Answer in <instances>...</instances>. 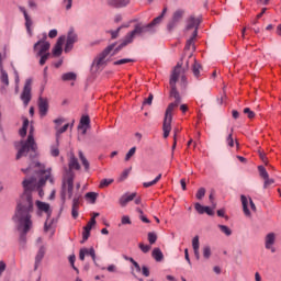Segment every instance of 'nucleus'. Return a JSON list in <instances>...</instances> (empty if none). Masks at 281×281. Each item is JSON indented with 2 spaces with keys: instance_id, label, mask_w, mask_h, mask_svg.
Masks as SVG:
<instances>
[{
  "instance_id": "obj_1",
  "label": "nucleus",
  "mask_w": 281,
  "mask_h": 281,
  "mask_svg": "<svg viewBox=\"0 0 281 281\" xmlns=\"http://www.w3.org/2000/svg\"><path fill=\"white\" fill-rule=\"evenodd\" d=\"M23 193L16 202L15 214L13 221L18 223V232H20V244L25 247L26 236L34 227L32 214H34V199L32 193L36 190V176L25 178L22 182Z\"/></svg>"
},
{
  "instance_id": "obj_2",
  "label": "nucleus",
  "mask_w": 281,
  "mask_h": 281,
  "mask_svg": "<svg viewBox=\"0 0 281 281\" xmlns=\"http://www.w3.org/2000/svg\"><path fill=\"white\" fill-rule=\"evenodd\" d=\"M179 76H181V64H178L170 77L169 85L171 87L170 98L175 99V102L170 103L165 112V119L162 124L164 137L165 139L169 137L170 131H172V113L175 109L181 104V94L177 91V82L179 81Z\"/></svg>"
},
{
  "instance_id": "obj_3",
  "label": "nucleus",
  "mask_w": 281,
  "mask_h": 281,
  "mask_svg": "<svg viewBox=\"0 0 281 281\" xmlns=\"http://www.w3.org/2000/svg\"><path fill=\"white\" fill-rule=\"evenodd\" d=\"M24 175H36L40 177L37 192L38 196L43 199L45 196V191H43L41 188L45 186V182L49 181V183H54V177H52V169H45V165H42L38 161H33L30 164L29 168L21 169Z\"/></svg>"
},
{
  "instance_id": "obj_4",
  "label": "nucleus",
  "mask_w": 281,
  "mask_h": 281,
  "mask_svg": "<svg viewBox=\"0 0 281 281\" xmlns=\"http://www.w3.org/2000/svg\"><path fill=\"white\" fill-rule=\"evenodd\" d=\"M168 12V8L165 7L159 16L154 19L149 24L137 23L134 30L126 34V43H133L135 36H146V34H153L155 32V25H159L164 21V16Z\"/></svg>"
},
{
  "instance_id": "obj_5",
  "label": "nucleus",
  "mask_w": 281,
  "mask_h": 281,
  "mask_svg": "<svg viewBox=\"0 0 281 281\" xmlns=\"http://www.w3.org/2000/svg\"><path fill=\"white\" fill-rule=\"evenodd\" d=\"M15 148L18 149L16 159H21V157H27V153H36L38 147L36 146V140H34V126H30L26 140H20L19 143H15Z\"/></svg>"
},
{
  "instance_id": "obj_6",
  "label": "nucleus",
  "mask_w": 281,
  "mask_h": 281,
  "mask_svg": "<svg viewBox=\"0 0 281 281\" xmlns=\"http://www.w3.org/2000/svg\"><path fill=\"white\" fill-rule=\"evenodd\" d=\"M68 194V199H71L74 196V173H68V177L63 183L61 189V201L65 203V196Z\"/></svg>"
},
{
  "instance_id": "obj_7",
  "label": "nucleus",
  "mask_w": 281,
  "mask_h": 281,
  "mask_svg": "<svg viewBox=\"0 0 281 281\" xmlns=\"http://www.w3.org/2000/svg\"><path fill=\"white\" fill-rule=\"evenodd\" d=\"M65 41H66V45H65L64 52L66 54H69V52L74 49V44L78 43V33H76L74 29H69Z\"/></svg>"
},
{
  "instance_id": "obj_8",
  "label": "nucleus",
  "mask_w": 281,
  "mask_h": 281,
  "mask_svg": "<svg viewBox=\"0 0 281 281\" xmlns=\"http://www.w3.org/2000/svg\"><path fill=\"white\" fill-rule=\"evenodd\" d=\"M21 100L24 106L30 104V101L32 100V79H26L23 91L21 93Z\"/></svg>"
},
{
  "instance_id": "obj_9",
  "label": "nucleus",
  "mask_w": 281,
  "mask_h": 281,
  "mask_svg": "<svg viewBox=\"0 0 281 281\" xmlns=\"http://www.w3.org/2000/svg\"><path fill=\"white\" fill-rule=\"evenodd\" d=\"M278 238V235L273 232L268 233L265 238V249L268 251H271V254H276V240Z\"/></svg>"
},
{
  "instance_id": "obj_10",
  "label": "nucleus",
  "mask_w": 281,
  "mask_h": 281,
  "mask_svg": "<svg viewBox=\"0 0 281 281\" xmlns=\"http://www.w3.org/2000/svg\"><path fill=\"white\" fill-rule=\"evenodd\" d=\"M240 201L243 204V212L245 216H251V211H249V205L252 212H256V204L254 203V200H251V198L247 199V196L240 195Z\"/></svg>"
},
{
  "instance_id": "obj_11",
  "label": "nucleus",
  "mask_w": 281,
  "mask_h": 281,
  "mask_svg": "<svg viewBox=\"0 0 281 281\" xmlns=\"http://www.w3.org/2000/svg\"><path fill=\"white\" fill-rule=\"evenodd\" d=\"M199 25H201V19L190 16L188 22H187V30H193V38H196L199 36Z\"/></svg>"
},
{
  "instance_id": "obj_12",
  "label": "nucleus",
  "mask_w": 281,
  "mask_h": 281,
  "mask_svg": "<svg viewBox=\"0 0 281 281\" xmlns=\"http://www.w3.org/2000/svg\"><path fill=\"white\" fill-rule=\"evenodd\" d=\"M183 14L186 11L183 9H178L173 12L170 22L168 23V30H173L177 27V24L180 23L181 19H183Z\"/></svg>"
},
{
  "instance_id": "obj_13",
  "label": "nucleus",
  "mask_w": 281,
  "mask_h": 281,
  "mask_svg": "<svg viewBox=\"0 0 281 281\" xmlns=\"http://www.w3.org/2000/svg\"><path fill=\"white\" fill-rule=\"evenodd\" d=\"M49 47L52 44L45 40H40L37 43L34 44V50L37 52V56H43V54H47L49 52Z\"/></svg>"
},
{
  "instance_id": "obj_14",
  "label": "nucleus",
  "mask_w": 281,
  "mask_h": 281,
  "mask_svg": "<svg viewBox=\"0 0 281 281\" xmlns=\"http://www.w3.org/2000/svg\"><path fill=\"white\" fill-rule=\"evenodd\" d=\"M113 49H115V44L108 46L101 54H99V56L94 60L97 67H102V65H104V60L106 59V56H109V54H111Z\"/></svg>"
},
{
  "instance_id": "obj_15",
  "label": "nucleus",
  "mask_w": 281,
  "mask_h": 281,
  "mask_svg": "<svg viewBox=\"0 0 281 281\" xmlns=\"http://www.w3.org/2000/svg\"><path fill=\"white\" fill-rule=\"evenodd\" d=\"M19 10L22 12L24 16L26 32L30 36H32V25H34V22L32 21V18L27 13V9H25V7H19Z\"/></svg>"
},
{
  "instance_id": "obj_16",
  "label": "nucleus",
  "mask_w": 281,
  "mask_h": 281,
  "mask_svg": "<svg viewBox=\"0 0 281 281\" xmlns=\"http://www.w3.org/2000/svg\"><path fill=\"white\" fill-rule=\"evenodd\" d=\"M195 211L198 214H207V216H214V210H216V204H213L212 207L203 206L201 203L196 202L194 204Z\"/></svg>"
},
{
  "instance_id": "obj_17",
  "label": "nucleus",
  "mask_w": 281,
  "mask_h": 281,
  "mask_svg": "<svg viewBox=\"0 0 281 281\" xmlns=\"http://www.w3.org/2000/svg\"><path fill=\"white\" fill-rule=\"evenodd\" d=\"M38 111L41 117H45V115H47V112L49 111V101L47 100V98L40 97Z\"/></svg>"
},
{
  "instance_id": "obj_18",
  "label": "nucleus",
  "mask_w": 281,
  "mask_h": 281,
  "mask_svg": "<svg viewBox=\"0 0 281 281\" xmlns=\"http://www.w3.org/2000/svg\"><path fill=\"white\" fill-rule=\"evenodd\" d=\"M66 36L58 37L57 43L53 48V56H60L63 54V45H65Z\"/></svg>"
},
{
  "instance_id": "obj_19",
  "label": "nucleus",
  "mask_w": 281,
  "mask_h": 281,
  "mask_svg": "<svg viewBox=\"0 0 281 281\" xmlns=\"http://www.w3.org/2000/svg\"><path fill=\"white\" fill-rule=\"evenodd\" d=\"M137 198V193H125L123 194L120 200L119 203L121 205V207H126V205H128V203H131V201H134V199Z\"/></svg>"
},
{
  "instance_id": "obj_20",
  "label": "nucleus",
  "mask_w": 281,
  "mask_h": 281,
  "mask_svg": "<svg viewBox=\"0 0 281 281\" xmlns=\"http://www.w3.org/2000/svg\"><path fill=\"white\" fill-rule=\"evenodd\" d=\"M85 256H90L93 262H95V249L81 248L79 250V260L85 261Z\"/></svg>"
},
{
  "instance_id": "obj_21",
  "label": "nucleus",
  "mask_w": 281,
  "mask_h": 281,
  "mask_svg": "<svg viewBox=\"0 0 281 281\" xmlns=\"http://www.w3.org/2000/svg\"><path fill=\"white\" fill-rule=\"evenodd\" d=\"M35 204L40 212H44L47 216H52V207L49 206V203L37 200Z\"/></svg>"
},
{
  "instance_id": "obj_22",
  "label": "nucleus",
  "mask_w": 281,
  "mask_h": 281,
  "mask_svg": "<svg viewBox=\"0 0 281 281\" xmlns=\"http://www.w3.org/2000/svg\"><path fill=\"white\" fill-rule=\"evenodd\" d=\"M91 229H93V224H90L88 222L87 225L83 227L81 244H85L87 243V240H89V236H91Z\"/></svg>"
},
{
  "instance_id": "obj_23",
  "label": "nucleus",
  "mask_w": 281,
  "mask_h": 281,
  "mask_svg": "<svg viewBox=\"0 0 281 281\" xmlns=\"http://www.w3.org/2000/svg\"><path fill=\"white\" fill-rule=\"evenodd\" d=\"M43 258H45V246L40 247L35 256V270L38 269V265H41Z\"/></svg>"
},
{
  "instance_id": "obj_24",
  "label": "nucleus",
  "mask_w": 281,
  "mask_h": 281,
  "mask_svg": "<svg viewBox=\"0 0 281 281\" xmlns=\"http://www.w3.org/2000/svg\"><path fill=\"white\" fill-rule=\"evenodd\" d=\"M128 3V0H108V4H110L112 8H126Z\"/></svg>"
},
{
  "instance_id": "obj_25",
  "label": "nucleus",
  "mask_w": 281,
  "mask_h": 281,
  "mask_svg": "<svg viewBox=\"0 0 281 281\" xmlns=\"http://www.w3.org/2000/svg\"><path fill=\"white\" fill-rule=\"evenodd\" d=\"M68 166L69 170H80V162H78V158L74 154L70 155Z\"/></svg>"
},
{
  "instance_id": "obj_26",
  "label": "nucleus",
  "mask_w": 281,
  "mask_h": 281,
  "mask_svg": "<svg viewBox=\"0 0 281 281\" xmlns=\"http://www.w3.org/2000/svg\"><path fill=\"white\" fill-rule=\"evenodd\" d=\"M74 128V123L69 124L66 123L64 126H60L59 128L56 130V139H57V144H58V139L60 140V135H63V133H67L68 128Z\"/></svg>"
},
{
  "instance_id": "obj_27",
  "label": "nucleus",
  "mask_w": 281,
  "mask_h": 281,
  "mask_svg": "<svg viewBox=\"0 0 281 281\" xmlns=\"http://www.w3.org/2000/svg\"><path fill=\"white\" fill-rule=\"evenodd\" d=\"M193 65H192V74L194 76V78H201V70L203 69L201 67V64H199V61H196V59H193Z\"/></svg>"
},
{
  "instance_id": "obj_28",
  "label": "nucleus",
  "mask_w": 281,
  "mask_h": 281,
  "mask_svg": "<svg viewBox=\"0 0 281 281\" xmlns=\"http://www.w3.org/2000/svg\"><path fill=\"white\" fill-rule=\"evenodd\" d=\"M91 123V120L89 119V116H82L80 120V125L78 126V128H82V135H87V126H89V124Z\"/></svg>"
},
{
  "instance_id": "obj_29",
  "label": "nucleus",
  "mask_w": 281,
  "mask_h": 281,
  "mask_svg": "<svg viewBox=\"0 0 281 281\" xmlns=\"http://www.w3.org/2000/svg\"><path fill=\"white\" fill-rule=\"evenodd\" d=\"M151 257L154 260H156V262H161V260H164V252H161V249L159 248H154Z\"/></svg>"
},
{
  "instance_id": "obj_30",
  "label": "nucleus",
  "mask_w": 281,
  "mask_h": 281,
  "mask_svg": "<svg viewBox=\"0 0 281 281\" xmlns=\"http://www.w3.org/2000/svg\"><path fill=\"white\" fill-rule=\"evenodd\" d=\"M1 71V77L0 80L2 82V85H4V87H9L10 86V79L8 77V72L2 68H0Z\"/></svg>"
},
{
  "instance_id": "obj_31",
  "label": "nucleus",
  "mask_w": 281,
  "mask_h": 281,
  "mask_svg": "<svg viewBox=\"0 0 281 281\" xmlns=\"http://www.w3.org/2000/svg\"><path fill=\"white\" fill-rule=\"evenodd\" d=\"M60 146V140H56V144L50 146V155L52 157H58L60 155V149H58Z\"/></svg>"
},
{
  "instance_id": "obj_32",
  "label": "nucleus",
  "mask_w": 281,
  "mask_h": 281,
  "mask_svg": "<svg viewBox=\"0 0 281 281\" xmlns=\"http://www.w3.org/2000/svg\"><path fill=\"white\" fill-rule=\"evenodd\" d=\"M79 159L82 164V166L85 167V170H89V160H87V157H85V154L82 153V150H79Z\"/></svg>"
},
{
  "instance_id": "obj_33",
  "label": "nucleus",
  "mask_w": 281,
  "mask_h": 281,
  "mask_svg": "<svg viewBox=\"0 0 281 281\" xmlns=\"http://www.w3.org/2000/svg\"><path fill=\"white\" fill-rule=\"evenodd\" d=\"M27 126H30V121L27 119H25L23 122V126L20 130L21 137H25L27 135Z\"/></svg>"
},
{
  "instance_id": "obj_34",
  "label": "nucleus",
  "mask_w": 281,
  "mask_h": 281,
  "mask_svg": "<svg viewBox=\"0 0 281 281\" xmlns=\"http://www.w3.org/2000/svg\"><path fill=\"white\" fill-rule=\"evenodd\" d=\"M147 240H148L149 245H155L157 243V233L149 232L147 234Z\"/></svg>"
},
{
  "instance_id": "obj_35",
  "label": "nucleus",
  "mask_w": 281,
  "mask_h": 281,
  "mask_svg": "<svg viewBox=\"0 0 281 281\" xmlns=\"http://www.w3.org/2000/svg\"><path fill=\"white\" fill-rule=\"evenodd\" d=\"M61 80H64V82H68L70 80H76V74L75 72H66L61 76Z\"/></svg>"
},
{
  "instance_id": "obj_36",
  "label": "nucleus",
  "mask_w": 281,
  "mask_h": 281,
  "mask_svg": "<svg viewBox=\"0 0 281 281\" xmlns=\"http://www.w3.org/2000/svg\"><path fill=\"white\" fill-rule=\"evenodd\" d=\"M113 179L109 178V179H102L100 181L99 188L104 189V188H109V186H111V183H113Z\"/></svg>"
},
{
  "instance_id": "obj_37",
  "label": "nucleus",
  "mask_w": 281,
  "mask_h": 281,
  "mask_svg": "<svg viewBox=\"0 0 281 281\" xmlns=\"http://www.w3.org/2000/svg\"><path fill=\"white\" fill-rule=\"evenodd\" d=\"M80 199H81L80 193H75V196L72 199V207L80 209Z\"/></svg>"
},
{
  "instance_id": "obj_38",
  "label": "nucleus",
  "mask_w": 281,
  "mask_h": 281,
  "mask_svg": "<svg viewBox=\"0 0 281 281\" xmlns=\"http://www.w3.org/2000/svg\"><path fill=\"white\" fill-rule=\"evenodd\" d=\"M86 199L88 201H91V203H95V201L98 200V193H95V192H88V193H86Z\"/></svg>"
},
{
  "instance_id": "obj_39",
  "label": "nucleus",
  "mask_w": 281,
  "mask_h": 281,
  "mask_svg": "<svg viewBox=\"0 0 281 281\" xmlns=\"http://www.w3.org/2000/svg\"><path fill=\"white\" fill-rule=\"evenodd\" d=\"M53 122L55 124V131H56L57 128L61 127L63 124H65L66 120L65 117H57Z\"/></svg>"
},
{
  "instance_id": "obj_40",
  "label": "nucleus",
  "mask_w": 281,
  "mask_h": 281,
  "mask_svg": "<svg viewBox=\"0 0 281 281\" xmlns=\"http://www.w3.org/2000/svg\"><path fill=\"white\" fill-rule=\"evenodd\" d=\"M258 170L261 179H267L269 177V172H267V169L263 166H259Z\"/></svg>"
},
{
  "instance_id": "obj_41",
  "label": "nucleus",
  "mask_w": 281,
  "mask_h": 281,
  "mask_svg": "<svg viewBox=\"0 0 281 281\" xmlns=\"http://www.w3.org/2000/svg\"><path fill=\"white\" fill-rule=\"evenodd\" d=\"M127 63H135V60L131 59V58H124V59H119V60L114 61L113 65L114 66L126 65Z\"/></svg>"
},
{
  "instance_id": "obj_42",
  "label": "nucleus",
  "mask_w": 281,
  "mask_h": 281,
  "mask_svg": "<svg viewBox=\"0 0 281 281\" xmlns=\"http://www.w3.org/2000/svg\"><path fill=\"white\" fill-rule=\"evenodd\" d=\"M122 27H128V25H122V26L117 27V30H115V31H110V34L113 40H115V38H117V36H120V32L122 31Z\"/></svg>"
},
{
  "instance_id": "obj_43",
  "label": "nucleus",
  "mask_w": 281,
  "mask_h": 281,
  "mask_svg": "<svg viewBox=\"0 0 281 281\" xmlns=\"http://www.w3.org/2000/svg\"><path fill=\"white\" fill-rule=\"evenodd\" d=\"M7 58L5 47L0 48V69L3 67V60Z\"/></svg>"
},
{
  "instance_id": "obj_44",
  "label": "nucleus",
  "mask_w": 281,
  "mask_h": 281,
  "mask_svg": "<svg viewBox=\"0 0 281 281\" xmlns=\"http://www.w3.org/2000/svg\"><path fill=\"white\" fill-rule=\"evenodd\" d=\"M135 153H137V147H132L125 156V161H130L131 157H133Z\"/></svg>"
},
{
  "instance_id": "obj_45",
  "label": "nucleus",
  "mask_w": 281,
  "mask_h": 281,
  "mask_svg": "<svg viewBox=\"0 0 281 281\" xmlns=\"http://www.w3.org/2000/svg\"><path fill=\"white\" fill-rule=\"evenodd\" d=\"M210 256H212V248H210V246H205L203 248V257L207 260L210 259Z\"/></svg>"
},
{
  "instance_id": "obj_46",
  "label": "nucleus",
  "mask_w": 281,
  "mask_h": 281,
  "mask_svg": "<svg viewBox=\"0 0 281 281\" xmlns=\"http://www.w3.org/2000/svg\"><path fill=\"white\" fill-rule=\"evenodd\" d=\"M218 228L225 236H229L232 234V229L225 225H218Z\"/></svg>"
},
{
  "instance_id": "obj_47",
  "label": "nucleus",
  "mask_w": 281,
  "mask_h": 281,
  "mask_svg": "<svg viewBox=\"0 0 281 281\" xmlns=\"http://www.w3.org/2000/svg\"><path fill=\"white\" fill-rule=\"evenodd\" d=\"M244 113L249 117V120H254V117H256V113L249 108H245Z\"/></svg>"
},
{
  "instance_id": "obj_48",
  "label": "nucleus",
  "mask_w": 281,
  "mask_h": 281,
  "mask_svg": "<svg viewBox=\"0 0 281 281\" xmlns=\"http://www.w3.org/2000/svg\"><path fill=\"white\" fill-rule=\"evenodd\" d=\"M138 247L143 254H148V251L151 249L150 245H144V243H140Z\"/></svg>"
},
{
  "instance_id": "obj_49",
  "label": "nucleus",
  "mask_w": 281,
  "mask_h": 281,
  "mask_svg": "<svg viewBox=\"0 0 281 281\" xmlns=\"http://www.w3.org/2000/svg\"><path fill=\"white\" fill-rule=\"evenodd\" d=\"M37 56H41L40 65L42 66L45 65V63H47V60L49 59V53L37 55Z\"/></svg>"
},
{
  "instance_id": "obj_50",
  "label": "nucleus",
  "mask_w": 281,
  "mask_h": 281,
  "mask_svg": "<svg viewBox=\"0 0 281 281\" xmlns=\"http://www.w3.org/2000/svg\"><path fill=\"white\" fill-rule=\"evenodd\" d=\"M69 262H70L72 269L75 271H77V273H80V270H78L76 265H75L76 263V255H72V256L69 257Z\"/></svg>"
},
{
  "instance_id": "obj_51",
  "label": "nucleus",
  "mask_w": 281,
  "mask_h": 281,
  "mask_svg": "<svg viewBox=\"0 0 281 281\" xmlns=\"http://www.w3.org/2000/svg\"><path fill=\"white\" fill-rule=\"evenodd\" d=\"M196 199H199V201H201V199H203V196H205V188H200L195 194Z\"/></svg>"
},
{
  "instance_id": "obj_52",
  "label": "nucleus",
  "mask_w": 281,
  "mask_h": 281,
  "mask_svg": "<svg viewBox=\"0 0 281 281\" xmlns=\"http://www.w3.org/2000/svg\"><path fill=\"white\" fill-rule=\"evenodd\" d=\"M200 245L201 244L199 241V236L193 237V239H192V247H193V249H199Z\"/></svg>"
},
{
  "instance_id": "obj_53",
  "label": "nucleus",
  "mask_w": 281,
  "mask_h": 281,
  "mask_svg": "<svg viewBox=\"0 0 281 281\" xmlns=\"http://www.w3.org/2000/svg\"><path fill=\"white\" fill-rule=\"evenodd\" d=\"M226 143L229 146V148H234V137H233L232 133L228 134V137L226 138Z\"/></svg>"
},
{
  "instance_id": "obj_54",
  "label": "nucleus",
  "mask_w": 281,
  "mask_h": 281,
  "mask_svg": "<svg viewBox=\"0 0 281 281\" xmlns=\"http://www.w3.org/2000/svg\"><path fill=\"white\" fill-rule=\"evenodd\" d=\"M263 188L267 189L268 186H272V183H274L273 179L269 178V176L267 178L263 179Z\"/></svg>"
},
{
  "instance_id": "obj_55",
  "label": "nucleus",
  "mask_w": 281,
  "mask_h": 281,
  "mask_svg": "<svg viewBox=\"0 0 281 281\" xmlns=\"http://www.w3.org/2000/svg\"><path fill=\"white\" fill-rule=\"evenodd\" d=\"M130 43H126V35H125L124 42L119 47L115 48L113 54H117V52H120L123 47H126V45Z\"/></svg>"
},
{
  "instance_id": "obj_56",
  "label": "nucleus",
  "mask_w": 281,
  "mask_h": 281,
  "mask_svg": "<svg viewBox=\"0 0 281 281\" xmlns=\"http://www.w3.org/2000/svg\"><path fill=\"white\" fill-rule=\"evenodd\" d=\"M194 34H192V36L187 41V48L190 49V47H192V45H194Z\"/></svg>"
},
{
  "instance_id": "obj_57",
  "label": "nucleus",
  "mask_w": 281,
  "mask_h": 281,
  "mask_svg": "<svg viewBox=\"0 0 281 281\" xmlns=\"http://www.w3.org/2000/svg\"><path fill=\"white\" fill-rule=\"evenodd\" d=\"M63 3L65 4L66 10H69L71 5H74V0H63Z\"/></svg>"
},
{
  "instance_id": "obj_58",
  "label": "nucleus",
  "mask_w": 281,
  "mask_h": 281,
  "mask_svg": "<svg viewBox=\"0 0 281 281\" xmlns=\"http://www.w3.org/2000/svg\"><path fill=\"white\" fill-rule=\"evenodd\" d=\"M58 36V31L56 29H53L48 33L49 38H56Z\"/></svg>"
},
{
  "instance_id": "obj_59",
  "label": "nucleus",
  "mask_w": 281,
  "mask_h": 281,
  "mask_svg": "<svg viewBox=\"0 0 281 281\" xmlns=\"http://www.w3.org/2000/svg\"><path fill=\"white\" fill-rule=\"evenodd\" d=\"M142 273L145 276V278H148L150 276V270H148V267L143 266Z\"/></svg>"
},
{
  "instance_id": "obj_60",
  "label": "nucleus",
  "mask_w": 281,
  "mask_h": 281,
  "mask_svg": "<svg viewBox=\"0 0 281 281\" xmlns=\"http://www.w3.org/2000/svg\"><path fill=\"white\" fill-rule=\"evenodd\" d=\"M122 225H131V217L128 216H123L121 220Z\"/></svg>"
},
{
  "instance_id": "obj_61",
  "label": "nucleus",
  "mask_w": 281,
  "mask_h": 281,
  "mask_svg": "<svg viewBox=\"0 0 281 281\" xmlns=\"http://www.w3.org/2000/svg\"><path fill=\"white\" fill-rule=\"evenodd\" d=\"M29 8H31V10H36V8H38V4L34 0H29Z\"/></svg>"
},
{
  "instance_id": "obj_62",
  "label": "nucleus",
  "mask_w": 281,
  "mask_h": 281,
  "mask_svg": "<svg viewBox=\"0 0 281 281\" xmlns=\"http://www.w3.org/2000/svg\"><path fill=\"white\" fill-rule=\"evenodd\" d=\"M78 207H71V216H72V218H78V216H79V213H78Z\"/></svg>"
},
{
  "instance_id": "obj_63",
  "label": "nucleus",
  "mask_w": 281,
  "mask_h": 281,
  "mask_svg": "<svg viewBox=\"0 0 281 281\" xmlns=\"http://www.w3.org/2000/svg\"><path fill=\"white\" fill-rule=\"evenodd\" d=\"M153 93H150L149 95H148V98L147 99H145V101L143 102V104H148L149 106H150V104H153Z\"/></svg>"
},
{
  "instance_id": "obj_64",
  "label": "nucleus",
  "mask_w": 281,
  "mask_h": 281,
  "mask_svg": "<svg viewBox=\"0 0 281 281\" xmlns=\"http://www.w3.org/2000/svg\"><path fill=\"white\" fill-rule=\"evenodd\" d=\"M5 262L0 261V276H3V271H5Z\"/></svg>"
}]
</instances>
